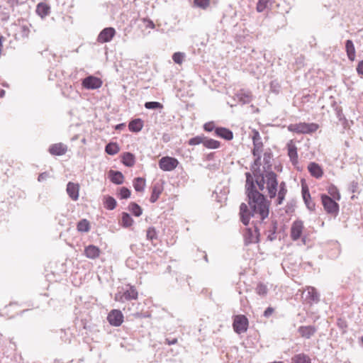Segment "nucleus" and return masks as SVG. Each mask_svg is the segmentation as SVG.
Segmentation results:
<instances>
[{"mask_svg": "<svg viewBox=\"0 0 363 363\" xmlns=\"http://www.w3.org/2000/svg\"><path fill=\"white\" fill-rule=\"evenodd\" d=\"M254 162L250 167L252 174L246 172L245 190L248 198V206L242 203L240 206V218L245 225L249 224L250 218H257L260 221H264L269 216V203L264 196L259 192L265 188L269 196L275 198L277 194V175L274 172L265 173L264 169L260 168L261 155L254 156Z\"/></svg>", "mask_w": 363, "mask_h": 363, "instance_id": "nucleus-1", "label": "nucleus"}, {"mask_svg": "<svg viewBox=\"0 0 363 363\" xmlns=\"http://www.w3.org/2000/svg\"><path fill=\"white\" fill-rule=\"evenodd\" d=\"M318 125L314 123H299L296 124H291L288 127V129L289 131L296 133L309 134L315 132L318 129Z\"/></svg>", "mask_w": 363, "mask_h": 363, "instance_id": "nucleus-2", "label": "nucleus"}, {"mask_svg": "<svg viewBox=\"0 0 363 363\" xmlns=\"http://www.w3.org/2000/svg\"><path fill=\"white\" fill-rule=\"evenodd\" d=\"M335 201L326 194L321 195V201L325 211L334 216L339 212V205Z\"/></svg>", "mask_w": 363, "mask_h": 363, "instance_id": "nucleus-3", "label": "nucleus"}, {"mask_svg": "<svg viewBox=\"0 0 363 363\" xmlns=\"http://www.w3.org/2000/svg\"><path fill=\"white\" fill-rule=\"evenodd\" d=\"M248 319L245 315H235L233 323V330L238 334L245 333L248 328Z\"/></svg>", "mask_w": 363, "mask_h": 363, "instance_id": "nucleus-4", "label": "nucleus"}, {"mask_svg": "<svg viewBox=\"0 0 363 363\" xmlns=\"http://www.w3.org/2000/svg\"><path fill=\"white\" fill-rule=\"evenodd\" d=\"M258 230L259 228L243 229L242 235L246 245L259 242L260 233Z\"/></svg>", "mask_w": 363, "mask_h": 363, "instance_id": "nucleus-5", "label": "nucleus"}, {"mask_svg": "<svg viewBox=\"0 0 363 363\" xmlns=\"http://www.w3.org/2000/svg\"><path fill=\"white\" fill-rule=\"evenodd\" d=\"M179 164V161L172 157H163L159 160L160 168L165 172L174 170Z\"/></svg>", "mask_w": 363, "mask_h": 363, "instance_id": "nucleus-6", "label": "nucleus"}, {"mask_svg": "<svg viewBox=\"0 0 363 363\" xmlns=\"http://www.w3.org/2000/svg\"><path fill=\"white\" fill-rule=\"evenodd\" d=\"M102 80L94 76L86 77L82 82V87L89 90L99 89L102 86Z\"/></svg>", "mask_w": 363, "mask_h": 363, "instance_id": "nucleus-7", "label": "nucleus"}, {"mask_svg": "<svg viewBox=\"0 0 363 363\" xmlns=\"http://www.w3.org/2000/svg\"><path fill=\"white\" fill-rule=\"evenodd\" d=\"M107 320L111 325L118 327L123 322V315L121 311L113 309L108 314Z\"/></svg>", "mask_w": 363, "mask_h": 363, "instance_id": "nucleus-8", "label": "nucleus"}, {"mask_svg": "<svg viewBox=\"0 0 363 363\" xmlns=\"http://www.w3.org/2000/svg\"><path fill=\"white\" fill-rule=\"evenodd\" d=\"M116 35V30L112 27L103 29L98 35L97 41L101 43L110 42Z\"/></svg>", "mask_w": 363, "mask_h": 363, "instance_id": "nucleus-9", "label": "nucleus"}, {"mask_svg": "<svg viewBox=\"0 0 363 363\" xmlns=\"http://www.w3.org/2000/svg\"><path fill=\"white\" fill-rule=\"evenodd\" d=\"M320 301V294L317 290L312 286H308L306 290V294L304 297V301L306 303L312 305L317 303Z\"/></svg>", "mask_w": 363, "mask_h": 363, "instance_id": "nucleus-10", "label": "nucleus"}, {"mask_svg": "<svg viewBox=\"0 0 363 363\" xmlns=\"http://www.w3.org/2000/svg\"><path fill=\"white\" fill-rule=\"evenodd\" d=\"M79 184L69 182L67 184L66 191L72 201H77L79 196Z\"/></svg>", "mask_w": 363, "mask_h": 363, "instance_id": "nucleus-11", "label": "nucleus"}, {"mask_svg": "<svg viewBox=\"0 0 363 363\" xmlns=\"http://www.w3.org/2000/svg\"><path fill=\"white\" fill-rule=\"evenodd\" d=\"M303 228H291V237L294 240L301 239L303 244L306 245L310 240V238L303 231Z\"/></svg>", "mask_w": 363, "mask_h": 363, "instance_id": "nucleus-12", "label": "nucleus"}, {"mask_svg": "<svg viewBox=\"0 0 363 363\" xmlns=\"http://www.w3.org/2000/svg\"><path fill=\"white\" fill-rule=\"evenodd\" d=\"M316 331L317 328L314 325H302L298 328L299 335L306 339L313 336Z\"/></svg>", "mask_w": 363, "mask_h": 363, "instance_id": "nucleus-13", "label": "nucleus"}, {"mask_svg": "<svg viewBox=\"0 0 363 363\" xmlns=\"http://www.w3.org/2000/svg\"><path fill=\"white\" fill-rule=\"evenodd\" d=\"M287 150L288 155L290 158V160L293 164H296L298 163V153H297V147L294 144L293 140H290L287 143Z\"/></svg>", "mask_w": 363, "mask_h": 363, "instance_id": "nucleus-14", "label": "nucleus"}, {"mask_svg": "<svg viewBox=\"0 0 363 363\" xmlns=\"http://www.w3.org/2000/svg\"><path fill=\"white\" fill-rule=\"evenodd\" d=\"M101 250L94 245H89L84 248V255L89 259H95L100 256Z\"/></svg>", "mask_w": 363, "mask_h": 363, "instance_id": "nucleus-15", "label": "nucleus"}, {"mask_svg": "<svg viewBox=\"0 0 363 363\" xmlns=\"http://www.w3.org/2000/svg\"><path fill=\"white\" fill-rule=\"evenodd\" d=\"M273 155L272 150L270 149H267L264 152L263 155V169L264 172L267 173V172L272 171V160Z\"/></svg>", "mask_w": 363, "mask_h": 363, "instance_id": "nucleus-16", "label": "nucleus"}, {"mask_svg": "<svg viewBox=\"0 0 363 363\" xmlns=\"http://www.w3.org/2000/svg\"><path fill=\"white\" fill-rule=\"evenodd\" d=\"M67 145L61 143L53 144L49 147V152L52 155H63L67 152Z\"/></svg>", "mask_w": 363, "mask_h": 363, "instance_id": "nucleus-17", "label": "nucleus"}, {"mask_svg": "<svg viewBox=\"0 0 363 363\" xmlns=\"http://www.w3.org/2000/svg\"><path fill=\"white\" fill-rule=\"evenodd\" d=\"M308 170L311 175L316 179H320L323 177V169L318 164L315 162H310L308 166Z\"/></svg>", "mask_w": 363, "mask_h": 363, "instance_id": "nucleus-18", "label": "nucleus"}, {"mask_svg": "<svg viewBox=\"0 0 363 363\" xmlns=\"http://www.w3.org/2000/svg\"><path fill=\"white\" fill-rule=\"evenodd\" d=\"M18 307V304L17 303H10L3 308L1 313L9 318H14L16 315L18 314V312L15 311V309Z\"/></svg>", "mask_w": 363, "mask_h": 363, "instance_id": "nucleus-19", "label": "nucleus"}, {"mask_svg": "<svg viewBox=\"0 0 363 363\" xmlns=\"http://www.w3.org/2000/svg\"><path fill=\"white\" fill-rule=\"evenodd\" d=\"M238 100L242 104H249L252 101L253 96L250 91L244 89L240 90L236 94Z\"/></svg>", "mask_w": 363, "mask_h": 363, "instance_id": "nucleus-20", "label": "nucleus"}, {"mask_svg": "<svg viewBox=\"0 0 363 363\" xmlns=\"http://www.w3.org/2000/svg\"><path fill=\"white\" fill-rule=\"evenodd\" d=\"M302 196L307 208L310 210H314L315 203L311 200V194L307 186H302Z\"/></svg>", "mask_w": 363, "mask_h": 363, "instance_id": "nucleus-21", "label": "nucleus"}, {"mask_svg": "<svg viewBox=\"0 0 363 363\" xmlns=\"http://www.w3.org/2000/svg\"><path fill=\"white\" fill-rule=\"evenodd\" d=\"M215 133H216V135H218L225 140H230L233 138V132L225 128H221V127L216 128L215 129Z\"/></svg>", "mask_w": 363, "mask_h": 363, "instance_id": "nucleus-22", "label": "nucleus"}, {"mask_svg": "<svg viewBox=\"0 0 363 363\" xmlns=\"http://www.w3.org/2000/svg\"><path fill=\"white\" fill-rule=\"evenodd\" d=\"M146 237L155 246L157 245L160 241L158 232L155 228H147L146 230Z\"/></svg>", "mask_w": 363, "mask_h": 363, "instance_id": "nucleus-23", "label": "nucleus"}, {"mask_svg": "<svg viewBox=\"0 0 363 363\" xmlns=\"http://www.w3.org/2000/svg\"><path fill=\"white\" fill-rule=\"evenodd\" d=\"M162 190H163V188L162 186L157 183V184H155L152 187V194H151V196H150V201L151 203H155L157 201V199H159L160 194H162Z\"/></svg>", "mask_w": 363, "mask_h": 363, "instance_id": "nucleus-24", "label": "nucleus"}, {"mask_svg": "<svg viewBox=\"0 0 363 363\" xmlns=\"http://www.w3.org/2000/svg\"><path fill=\"white\" fill-rule=\"evenodd\" d=\"M36 13L42 18L48 16L50 13V6L40 2L37 5Z\"/></svg>", "mask_w": 363, "mask_h": 363, "instance_id": "nucleus-25", "label": "nucleus"}, {"mask_svg": "<svg viewBox=\"0 0 363 363\" xmlns=\"http://www.w3.org/2000/svg\"><path fill=\"white\" fill-rule=\"evenodd\" d=\"M109 177L111 181L116 184H121L123 183L124 177L123 174L118 171H109Z\"/></svg>", "mask_w": 363, "mask_h": 363, "instance_id": "nucleus-26", "label": "nucleus"}, {"mask_svg": "<svg viewBox=\"0 0 363 363\" xmlns=\"http://www.w3.org/2000/svg\"><path fill=\"white\" fill-rule=\"evenodd\" d=\"M138 293L136 289L131 286L128 289L123 292V296L125 301L136 300L138 298Z\"/></svg>", "mask_w": 363, "mask_h": 363, "instance_id": "nucleus-27", "label": "nucleus"}, {"mask_svg": "<svg viewBox=\"0 0 363 363\" xmlns=\"http://www.w3.org/2000/svg\"><path fill=\"white\" fill-rule=\"evenodd\" d=\"M345 50H346L348 59L350 61H354V58H355V48H354L352 40H346Z\"/></svg>", "mask_w": 363, "mask_h": 363, "instance_id": "nucleus-28", "label": "nucleus"}, {"mask_svg": "<svg viewBox=\"0 0 363 363\" xmlns=\"http://www.w3.org/2000/svg\"><path fill=\"white\" fill-rule=\"evenodd\" d=\"M143 127V121L140 118H136L131 121L128 124V128L134 133L140 132Z\"/></svg>", "mask_w": 363, "mask_h": 363, "instance_id": "nucleus-29", "label": "nucleus"}, {"mask_svg": "<svg viewBox=\"0 0 363 363\" xmlns=\"http://www.w3.org/2000/svg\"><path fill=\"white\" fill-rule=\"evenodd\" d=\"M291 363H311V359L308 355L300 353L292 357Z\"/></svg>", "mask_w": 363, "mask_h": 363, "instance_id": "nucleus-30", "label": "nucleus"}, {"mask_svg": "<svg viewBox=\"0 0 363 363\" xmlns=\"http://www.w3.org/2000/svg\"><path fill=\"white\" fill-rule=\"evenodd\" d=\"M122 162L126 167H133L135 162L134 155L130 152H125L122 156Z\"/></svg>", "mask_w": 363, "mask_h": 363, "instance_id": "nucleus-31", "label": "nucleus"}, {"mask_svg": "<svg viewBox=\"0 0 363 363\" xmlns=\"http://www.w3.org/2000/svg\"><path fill=\"white\" fill-rule=\"evenodd\" d=\"M287 193L286 186L284 182H281L279 184V190L278 191L277 204L280 205L284 200L285 196Z\"/></svg>", "mask_w": 363, "mask_h": 363, "instance_id": "nucleus-32", "label": "nucleus"}, {"mask_svg": "<svg viewBox=\"0 0 363 363\" xmlns=\"http://www.w3.org/2000/svg\"><path fill=\"white\" fill-rule=\"evenodd\" d=\"M145 186V179L142 177L135 178L133 180V186L136 191L142 192Z\"/></svg>", "mask_w": 363, "mask_h": 363, "instance_id": "nucleus-33", "label": "nucleus"}, {"mask_svg": "<svg viewBox=\"0 0 363 363\" xmlns=\"http://www.w3.org/2000/svg\"><path fill=\"white\" fill-rule=\"evenodd\" d=\"M120 150V148L117 143H110L105 147V151L108 155H115Z\"/></svg>", "mask_w": 363, "mask_h": 363, "instance_id": "nucleus-34", "label": "nucleus"}, {"mask_svg": "<svg viewBox=\"0 0 363 363\" xmlns=\"http://www.w3.org/2000/svg\"><path fill=\"white\" fill-rule=\"evenodd\" d=\"M220 142L213 139L204 138L203 145L210 149H217L220 147Z\"/></svg>", "mask_w": 363, "mask_h": 363, "instance_id": "nucleus-35", "label": "nucleus"}, {"mask_svg": "<svg viewBox=\"0 0 363 363\" xmlns=\"http://www.w3.org/2000/svg\"><path fill=\"white\" fill-rule=\"evenodd\" d=\"M128 210L135 216H140L143 213L141 207L134 202L129 204Z\"/></svg>", "mask_w": 363, "mask_h": 363, "instance_id": "nucleus-36", "label": "nucleus"}, {"mask_svg": "<svg viewBox=\"0 0 363 363\" xmlns=\"http://www.w3.org/2000/svg\"><path fill=\"white\" fill-rule=\"evenodd\" d=\"M328 192L334 200L339 201L340 199V194L339 190L334 185H330L328 189Z\"/></svg>", "mask_w": 363, "mask_h": 363, "instance_id": "nucleus-37", "label": "nucleus"}, {"mask_svg": "<svg viewBox=\"0 0 363 363\" xmlns=\"http://www.w3.org/2000/svg\"><path fill=\"white\" fill-rule=\"evenodd\" d=\"M104 206L108 210H113L116 206V201L112 196H107L105 198Z\"/></svg>", "mask_w": 363, "mask_h": 363, "instance_id": "nucleus-38", "label": "nucleus"}, {"mask_svg": "<svg viewBox=\"0 0 363 363\" xmlns=\"http://www.w3.org/2000/svg\"><path fill=\"white\" fill-rule=\"evenodd\" d=\"M256 293L261 296H265L268 293V289L263 283H259L255 289Z\"/></svg>", "mask_w": 363, "mask_h": 363, "instance_id": "nucleus-39", "label": "nucleus"}, {"mask_svg": "<svg viewBox=\"0 0 363 363\" xmlns=\"http://www.w3.org/2000/svg\"><path fill=\"white\" fill-rule=\"evenodd\" d=\"M272 0H259L257 4V11L262 12L265 9L272 4Z\"/></svg>", "mask_w": 363, "mask_h": 363, "instance_id": "nucleus-40", "label": "nucleus"}, {"mask_svg": "<svg viewBox=\"0 0 363 363\" xmlns=\"http://www.w3.org/2000/svg\"><path fill=\"white\" fill-rule=\"evenodd\" d=\"M263 151V143L262 142L253 143V148L252 150V153L253 156L261 155V153Z\"/></svg>", "mask_w": 363, "mask_h": 363, "instance_id": "nucleus-41", "label": "nucleus"}, {"mask_svg": "<svg viewBox=\"0 0 363 363\" xmlns=\"http://www.w3.org/2000/svg\"><path fill=\"white\" fill-rule=\"evenodd\" d=\"M194 4L198 8L206 10L210 6V0H194Z\"/></svg>", "mask_w": 363, "mask_h": 363, "instance_id": "nucleus-42", "label": "nucleus"}, {"mask_svg": "<svg viewBox=\"0 0 363 363\" xmlns=\"http://www.w3.org/2000/svg\"><path fill=\"white\" fill-rule=\"evenodd\" d=\"M122 223H123V227H130L133 225V220L128 213H123Z\"/></svg>", "mask_w": 363, "mask_h": 363, "instance_id": "nucleus-43", "label": "nucleus"}, {"mask_svg": "<svg viewBox=\"0 0 363 363\" xmlns=\"http://www.w3.org/2000/svg\"><path fill=\"white\" fill-rule=\"evenodd\" d=\"M145 107L147 109H162L163 105L157 101H148L145 104Z\"/></svg>", "mask_w": 363, "mask_h": 363, "instance_id": "nucleus-44", "label": "nucleus"}, {"mask_svg": "<svg viewBox=\"0 0 363 363\" xmlns=\"http://www.w3.org/2000/svg\"><path fill=\"white\" fill-rule=\"evenodd\" d=\"M60 338L65 342L70 343L72 340V334L68 333V330L62 329L60 330Z\"/></svg>", "mask_w": 363, "mask_h": 363, "instance_id": "nucleus-45", "label": "nucleus"}, {"mask_svg": "<svg viewBox=\"0 0 363 363\" xmlns=\"http://www.w3.org/2000/svg\"><path fill=\"white\" fill-rule=\"evenodd\" d=\"M337 325L342 330V333H346L347 328V323L344 318H337Z\"/></svg>", "mask_w": 363, "mask_h": 363, "instance_id": "nucleus-46", "label": "nucleus"}, {"mask_svg": "<svg viewBox=\"0 0 363 363\" xmlns=\"http://www.w3.org/2000/svg\"><path fill=\"white\" fill-rule=\"evenodd\" d=\"M30 28L28 25L24 24L21 26L20 34L22 38H28L30 34Z\"/></svg>", "mask_w": 363, "mask_h": 363, "instance_id": "nucleus-47", "label": "nucleus"}, {"mask_svg": "<svg viewBox=\"0 0 363 363\" xmlns=\"http://www.w3.org/2000/svg\"><path fill=\"white\" fill-rule=\"evenodd\" d=\"M204 137L203 136H196L191 138L188 143L190 145H196L202 143L203 145Z\"/></svg>", "mask_w": 363, "mask_h": 363, "instance_id": "nucleus-48", "label": "nucleus"}, {"mask_svg": "<svg viewBox=\"0 0 363 363\" xmlns=\"http://www.w3.org/2000/svg\"><path fill=\"white\" fill-rule=\"evenodd\" d=\"M120 199H128L130 196V191L126 187H122L119 192Z\"/></svg>", "mask_w": 363, "mask_h": 363, "instance_id": "nucleus-49", "label": "nucleus"}, {"mask_svg": "<svg viewBox=\"0 0 363 363\" xmlns=\"http://www.w3.org/2000/svg\"><path fill=\"white\" fill-rule=\"evenodd\" d=\"M184 54L182 52H175L172 55V60L177 64H182L184 60Z\"/></svg>", "mask_w": 363, "mask_h": 363, "instance_id": "nucleus-50", "label": "nucleus"}, {"mask_svg": "<svg viewBox=\"0 0 363 363\" xmlns=\"http://www.w3.org/2000/svg\"><path fill=\"white\" fill-rule=\"evenodd\" d=\"M252 133H253V135H252V139L253 143L262 142L260 134L257 130H254L252 131Z\"/></svg>", "mask_w": 363, "mask_h": 363, "instance_id": "nucleus-51", "label": "nucleus"}, {"mask_svg": "<svg viewBox=\"0 0 363 363\" xmlns=\"http://www.w3.org/2000/svg\"><path fill=\"white\" fill-rule=\"evenodd\" d=\"M358 187H359L358 182L356 181H352L350 182V184L349 185V190L351 192L354 193V192L357 191Z\"/></svg>", "mask_w": 363, "mask_h": 363, "instance_id": "nucleus-52", "label": "nucleus"}, {"mask_svg": "<svg viewBox=\"0 0 363 363\" xmlns=\"http://www.w3.org/2000/svg\"><path fill=\"white\" fill-rule=\"evenodd\" d=\"M203 128L206 131L211 132L215 128V125H214L213 122H209V123H206L204 125Z\"/></svg>", "mask_w": 363, "mask_h": 363, "instance_id": "nucleus-53", "label": "nucleus"}, {"mask_svg": "<svg viewBox=\"0 0 363 363\" xmlns=\"http://www.w3.org/2000/svg\"><path fill=\"white\" fill-rule=\"evenodd\" d=\"M114 300L118 302H125L124 298L123 296V292L118 291L115 294Z\"/></svg>", "mask_w": 363, "mask_h": 363, "instance_id": "nucleus-54", "label": "nucleus"}, {"mask_svg": "<svg viewBox=\"0 0 363 363\" xmlns=\"http://www.w3.org/2000/svg\"><path fill=\"white\" fill-rule=\"evenodd\" d=\"M143 21L145 23V28H155V24L151 20L147 19V18H143Z\"/></svg>", "mask_w": 363, "mask_h": 363, "instance_id": "nucleus-55", "label": "nucleus"}, {"mask_svg": "<svg viewBox=\"0 0 363 363\" xmlns=\"http://www.w3.org/2000/svg\"><path fill=\"white\" fill-rule=\"evenodd\" d=\"M164 343L167 344V345H175L177 343V338L176 337H167L165 339V341H164Z\"/></svg>", "mask_w": 363, "mask_h": 363, "instance_id": "nucleus-56", "label": "nucleus"}, {"mask_svg": "<svg viewBox=\"0 0 363 363\" xmlns=\"http://www.w3.org/2000/svg\"><path fill=\"white\" fill-rule=\"evenodd\" d=\"M274 312V309L272 308V307H268L264 312V314L263 315L265 317V318H269L270 317L272 313Z\"/></svg>", "mask_w": 363, "mask_h": 363, "instance_id": "nucleus-57", "label": "nucleus"}, {"mask_svg": "<svg viewBox=\"0 0 363 363\" xmlns=\"http://www.w3.org/2000/svg\"><path fill=\"white\" fill-rule=\"evenodd\" d=\"M90 223L86 219H82L78 223L77 227H89Z\"/></svg>", "mask_w": 363, "mask_h": 363, "instance_id": "nucleus-58", "label": "nucleus"}, {"mask_svg": "<svg viewBox=\"0 0 363 363\" xmlns=\"http://www.w3.org/2000/svg\"><path fill=\"white\" fill-rule=\"evenodd\" d=\"M49 174L48 172H43L41 174H39L38 177V182H43L45 179H47V178L48 177Z\"/></svg>", "mask_w": 363, "mask_h": 363, "instance_id": "nucleus-59", "label": "nucleus"}, {"mask_svg": "<svg viewBox=\"0 0 363 363\" xmlns=\"http://www.w3.org/2000/svg\"><path fill=\"white\" fill-rule=\"evenodd\" d=\"M357 72L359 74H363V60L359 62L357 67Z\"/></svg>", "mask_w": 363, "mask_h": 363, "instance_id": "nucleus-60", "label": "nucleus"}, {"mask_svg": "<svg viewBox=\"0 0 363 363\" xmlns=\"http://www.w3.org/2000/svg\"><path fill=\"white\" fill-rule=\"evenodd\" d=\"M7 3L11 8H14L15 6L19 4V1L18 0H8Z\"/></svg>", "mask_w": 363, "mask_h": 363, "instance_id": "nucleus-61", "label": "nucleus"}, {"mask_svg": "<svg viewBox=\"0 0 363 363\" xmlns=\"http://www.w3.org/2000/svg\"><path fill=\"white\" fill-rule=\"evenodd\" d=\"M273 229L276 230L277 228H273ZM274 233H275V230H274V232L271 235H268V238L270 240H273L274 239H275Z\"/></svg>", "mask_w": 363, "mask_h": 363, "instance_id": "nucleus-62", "label": "nucleus"}, {"mask_svg": "<svg viewBox=\"0 0 363 363\" xmlns=\"http://www.w3.org/2000/svg\"><path fill=\"white\" fill-rule=\"evenodd\" d=\"M5 94V91L0 88V97H3Z\"/></svg>", "mask_w": 363, "mask_h": 363, "instance_id": "nucleus-63", "label": "nucleus"}, {"mask_svg": "<svg viewBox=\"0 0 363 363\" xmlns=\"http://www.w3.org/2000/svg\"><path fill=\"white\" fill-rule=\"evenodd\" d=\"M292 227H296V228H298V227H301V224H298V223L295 222Z\"/></svg>", "mask_w": 363, "mask_h": 363, "instance_id": "nucleus-64", "label": "nucleus"}]
</instances>
